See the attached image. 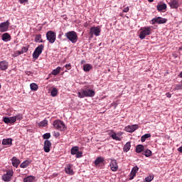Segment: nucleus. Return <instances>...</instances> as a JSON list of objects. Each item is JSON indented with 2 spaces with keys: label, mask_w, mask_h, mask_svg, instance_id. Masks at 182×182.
I'll list each match as a JSON object with an SVG mask.
<instances>
[{
  "label": "nucleus",
  "mask_w": 182,
  "mask_h": 182,
  "mask_svg": "<svg viewBox=\"0 0 182 182\" xmlns=\"http://www.w3.org/2000/svg\"><path fill=\"white\" fill-rule=\"evenodd\" d=\"M29 48L28 47H22L21 51V53H26V52H28Z\"/></svg>",
  "instance_id": "nucleus-39"
},
{
  "label": "nucleus",
  "mask_w": 182,
  "mask_h": 182,
  "mask_svg": "<svg viewBox=\"0 0 182 182\" xmlns=\"http://www.w3.org/2000/svg\"><path fill=\"white\" fill-rule=\"evenodd\" d=\"M12 164L14 167L18 168V166L21 164V161L18 159L16 157L14 156L11 159Z\"/></svg>",
  "instance_id": "nucleus-20"
},
{
  "label": "nucleus",
  "mask_w": 182,
  "mask_h": 182,
  "mask_svg": "<svg viewBox=\"0 0 182 182\" xmlns=\"http://www.w3.org/2000/svg\"><path fill=\"white\" fill-rule=\"evenodd\" d=\"M78 97L80 99H83L85 97H95L96 92L95 90L89 89V87L81 89L80 92H77Z\"/></svg>",
  "instance_id": "nucleus-1"
},
{
  "label": "nucleus",
  "mask_w": 182,
  "mask_h": 182,
  "mask_svg": "<svg viewBox=\"0 0 182 182\" xmlns=\"http://www.w3.org/2000/svg\"><path fill=\"white\" fill-rule=\"evenodd\" d=\"M46 38L50 43H55V41H56V33L52 31H48L46 33Z\"/></svg>",
  "instance_id": "nucleus-5"
},
{
  "label": "nucleus",
  "mask_w": 182,
  "mask_h": 182,
  "mask_svg": "<svg viewBox=\"0 0 182 182\" xmlns=\"http://www.w3.org/2000/svg\"><path fill=\"white\" fill-rule=\"evenodd\" d=\"M137 171H139V166H136L132 168L130 175H129V180H133L134 177H136V174H137Z\"/></svg>",
  "instance_id": "nucleus-13"
},
{
  "label": "nucleus",
  "mask_w": 182,
  "mask_h": 182,
  "mask_svg": "<svg viewBox=\"0 0 182 182\" xmlns=\"http://www.w3.org/2000/svg\"><path fill=\"white\" fill-rule=\"evenodd\" d=\"M37 124L38 127H45L46 126V119L39 123H37Z\"/></svg>",
  "instance_id": "nucleus-37"
},
{
  "label": "nucleus",
  "mask_w": 182,
  "mask_h": 182,
  "mask_svg": "<svg viewBox=\"0 0 182 182\" xmlns=\"http://www.w3.org/2000/svg\"><path fill=\"white\" fill-rule=\"evenodd\" d=\"M149 2H153L154 0H148Z\"/></svg>",
  "instance_id": "nucleus-55"
},
{
  "label": "nucleus",
  "mask_w": 182,
  "mask_h": 182,
  "mask_svg": "<svg viewBox=\"0 0 182 182\" xmlns=\"http://www.w3.org/2000/svg\"><path fill=\"white\" fill-rule=\"evenodd\" d=\"M93 68V66L92 65L87 63L83 65V70L84 72H90L91 69Z\"/></svg>",
  "instance_id": "nucleus-24"
},
{
  "label": "nucleus",
  "mask_w": 182,
  "mask_h": 182,
  "mask_svg": "<svg viewBox=\"0 0 182 182\" xmlns=\"http://www.w3.org/2000/svg\"><path fill=\"white\" fill-rule=\"evenodd\" d=\"M151 22H152L151 23L152 25H155V23H159V25H161L167 22V18H164L161 17H156L152 18Z\"/></svg>",
  "instance_id": "nucleus-8"
},
{
  "label": "nucleus",
  "mask_w": 182,
  "mask_h": 182,
  "mask_svg": "<svg viewBox=\"0 0 182 182\" xmlns=\"http://www.w3.org/2000/svg\"><path fill=\"white\" fill-rule=\"evenodd\" d=\"M9 66V63L6 60H3L0 62V69L1 70H6Z\"/></svg>",
  "instance_id": "nucleus-16"
},
{
  "label": "nucleus",
  "mask_w": 182,
  "mask_h": 182,
  "mask_svg": "<svg viewBox=\"0 0 182 182\" xmlns=\"http://www.w3.org/2000/svg\"><path fill=\"white\" fill-rule=\"evenodd\" d=\"M43 149H44V151L46 152V140L44 141V147H43Z\"/></svg>",
  "instance_id": "nucleus-49"
},
{
  "label": "nucleus",
  "mask_w": 182,
  "mask_h": 182,
  "mask_svg": "<svg viewBox=\"0 0 182 182\" xmlns=\"http://www.w3.org/2000/svg\"><path fill=\"white\" fill-rule=\"evenodd\" d=\"M180 77H182V71L181 72V73L179 74Z\"/></svg>",
  "instance_id": "nucleus-54"
},
{
  "label": "nucleus",
  "mask_w": 182,
  "mask_h": 182,
  "mask_svg": "<svg viewBox=\"0 0 182 182\" xmlns=\"http://www.w3.org/2000/svg\"><path fill=\"white\" fill-rule=\"evenodd\" d=\"M53 126L55 129L59 130V132H65V130H66V125H65L63 121H61L60 119L55 120L53 122Z\"/></svg>",
  "instance_id": "nucleus-4"
},
{
  "label": "nucleus",
  "mask_w": 182,
  "mask_h": 182,
  "mask_svg": "<svg viewBox=\"0 0 182 182\" xmlns=\"http://www.w3.org/2000/svg\"><path fill=\"white\" fill-rule=\"evenodd\" d=\"M2 87V85H1V84H0V89Z\"/></svg>",
  "instance_id": "nucleus-56"
},
{
  "label": "nucleus",
  "mask_w": 182,
  "mask_h": 182,
  "mask_svg": "<svg viewBox=\"0 0 182 182\" xmlns=\"http://www.w3.org/2000/svg\"><path fill=\"white\" fill-rule=\"evenodd\" d=\"M137 129H139V125H137V124L128 125V126L125 127V130L128 133H133V132H136V130H137Z\"/></svg>",
  "instance_id": "nucleus-12"
},
{
  "label": "nucleus",
  "mask_w": 182,
  "mask_h": 182,
  "mask_svg": "<svg viewBox=\"0 0 182 182\" xmlns=\"http://www.w3.org/2000/svg\"><path fill=\"white\" fill-rule=\"evenodd\" d=\"M54 136H55V137H59V136H60V134L59 132H55V133H54Z\"/></svg>",
  "instance_id": "nucleus-47"
},
{
  "label": "nucleus",
  "mask_w": 182,
  "mask_h": 182,
  "mask_svg": "<svg viewBox=\"0 0 182 182\" xmlns=\"http://www.w3.org/2000/svg\"><path fill=\"white\" fill-rule=\"evenodd\" d=\"M52 147V143L50 141H46V153H49L50 151V148Z\"/></svg>",
  "instance_id": "nucleus-31"
},
{
  "label": "nucleus",
  "mask_w": 182,
  "mask_h": 182,
  "mask_svg": "<svg viewBox=\"0 0 182 182\" xmlns=\"http://www.w3.org/2000/svg\"><path fill=\"white\" fill-rule=\"evenodd\" d=\"M144 146L142 144H139L136 147V153H141V151H144Z\"/></svg>",
  "instance_id": "nucleus-28"
},
{
  "label": "nucleus",
  "mask_w": 182,
  "mask_h": 182,
  "mask_svg": "<svg viewBox=\"0 0 182 182\" xmlns=\"http://www.w3.org/2000/svg\"><path fill=\"white\" fill-rule=\"evenodd\" d=\"M14 117L16 119V120H22L23 119V117L21 114L16 115Z\"/></svg>",
  "instance_id": "nucleus-38"
},
{
  "label": "nucleus",
  "mask_w": 182,
  "mask_h": 182,
  "mask_svg": "<svg viewBox=\"0 0 182 182\" xmlns=\"http://www.w3.org/2000/svg\"><path fill=\"white\" fill-rule=\"evenodd\" d=\"M178 151H179L180 153H182V146H180V147L178 149Z\"/></svg>",
  "instance_id": "nucleus-51"
},
{
  "label": "nucleus",
  "mask_w": 182,
  "mask_h": 182,
  "mask_svg": "<svg viewBox=\"0 0 182 182\" xmlns=\"http://www.w3.org/2000/svg\"><path fill=\"white\" fill-rule=\"evenodd\" d=\"M123 12H125V13L129 12V7H125V8L123 9Z\"/></svg>",
  "instance_id": "nucleus-46"
},
{
  "label": "nucleus",
  "mask_w": 182,
  "mask_h": 182,
  "mask_svg": "<svg viewBox=\"0 0 182 182\" xmlns=\"http://www.w3.org/2000/svg\"><path fill=\"white\" fill-rule=\"evenodd\" d=\"M43 138L44 139H46V134H44L43 135Z\"/></svg>",
  "instance_id": "nucleus-52"
},
{
  "label": "nucleus",
  "mask_w": 182,
  "mask_h": 182,
  "mask_svg": "<svg viewBox=\"0 0 182 182\" xmlns=\"http://www.w3.org/2000/svg\"><path fill=\"white\" fill-rule=\"evenodd\" d=\"M156 8L159 12H161V11H164L167 9V4H158Z\"/></svg>",
  "instance_id": "nucleus-22"
},
{
  "label": "nucleus",
  "mask_w": 182,
  "mask_h": 182,
  "mask_svg": "<svg viewBox=\"0 0 182 182\" xmlns=\"http://www.w3.org/2000/svg\"><path fill=\"white\" fill-rule=\"evenodd\" d=\"M111 137L112 139H113V140H117V141H122V139L117 136V134L115 132H113L111 134Z\"/></svg>",
  "instance_id": "nucleus-29"
},
{
  "label": "nucleus",
  "mask_w": 182,
  "mask_h": 182,
  "mask_svg": "<svg viewBox=\"0 0 182 182\" xmlns=\"http://www.w3.org/2000/svg\"><path fill=\"white\" fill-rule=\"evenodd\" d=\"M12 176H14V171L9 170L6 171V173L3 176L2 178L4 181H11Z\"/></svg>",
  "instance_id": "nucleus-10"
},
{
  "label": "nucleus",
  "mask_w": 182,
  "mask_h": 182,
  "mask_svg": "<svg viewBox=\"0 0 182 182\" xmlns=\"http://www.w3.org/2000/svg\"><path fill=\"white\" fill-rule=\"evenodd\" d=\"M31 163H32V161H28V160L24 161L21 164L20 167L21 168H26V167H28V166H29Z\"/></svg>",
  "instance_id": "nucleus-23"
},
{
  "label": "nucleus",
  "mask_w": 182,
  "mask_h": 182,
  "mask_svg": "<svg viewBox=\"0 0 182 182\" xmlns=\"http://www.w3.org/2000/svg\"><path fill=\"white\" fill-rule=\"evenodd\" d=\"M20 4H23L25 2H28V0H19Z\"/></svg>",
  "instance_id": "nucleus-50"
},
{
  "label": "nucleus",
  "mask_w": 182,
  "mask_h": 182,
  "mask_svg": "<svg viewBox=\"0 0 182 182\" xmlns=\"http://www.w3.org/2000/svg\"><path fill=\"white\" fill-rule=\"evenodd\" d=\"M2 144L4 146H12V139H4L2 141Z\"/></svg>",
  "instance_id": "nucleus-21"
},
{
  "label": "nucleus",
  "mask_w": 182,
  "mask_h": 182,
  "mask_svg": "<svg viewBox=\"0 0 182 182\" xmlns=\"http://www.w3.org/2000/svg\"><path fill=\"white\" fill-rule=\"evenodd\" d=\"M174 89H175V90H181V89H182V87L180 85H175Z\"/></svg>",
  "instance_id": "nucleus-44"
},
{
  "label": "nucleus",
  "mask_w": 182,
  "mask_h": 182,
  "mask_svg": "<svg viewBox=\"0 0 182 182\" xmlns=\"http://www.w3.org/2000/svg\"><path fill=\"white\" fill-rule=\"evenodd\" d=\"M1 39H2V41H4V42H8V41H11V35L9 33H4L1 36Z\"/></svg>",
  "instance_id": "nucleus-18"
},
{
  "label": "nucleus",
  "mask_w": 182,
  "mask_h": 182,
  "mask_svg": "<svg viewBox=\"0 0 182 182\" xmlns=\"http://www.w3.org/2000/svg\"><path fill=\"white\" fill-rule=\"evenodd\" d=\"M73 166L71 164H67L65 168V171L67 174H70V176H73L75 172H73V169L72 168Z\"/></svg>",
  "instance_id": "nucleus-14"
},
{
  "label": "nucleus",
  "mask_w": 182,
  "mask_h": 182,
  "mask_svg": "<svg viewBox=\"0 0 182 182\" xmlns=\"http://www.w3.org/2000/svg\"><path fill=\"white\" fill-rule=\"evenodd\" d=\"M65 69H67L68 70H70V68H72V65H70V63L66 64V65H65Z\"/></svg>",
  "instance_id": "nucleus-43"
},
{
  "label": "nucleus",
  "mask_w": 182,
  "mask_h": 182,
  "mask_svg": "<svg viewBox=\"0 0 182 182\" xmlns=\"http://www.w3.org/2000/svg\"><path fill=\"white\" fill-rule=\"evenodd\" d=\"M25 73L26 75H27V76H31V75H33V73L31 71H26Z\"/></svg>",
  "instance_id": "nucleus-45"
},
{
  "label": "nucleus",
  "mask_w": 182,
  "mask_h": 182,
  "mask_svg": "<svg viewBox=\"0 0 182 182\" xmlns=\"http://www.w3.org/2000/svg\"><path fill=\"white\" fill-rule=\"evenodd\" d=\"M0 144H1V141H0Z\"/></svg>",
  "instance_id": "nucleus-57"
},
{
  "label": "nucleus",
  "mask_w": 182,
  "mask_h": 182,
  "mask_svg": "<svg viewBox=\"0 0 182 182\" xmlns=\"http://www.w3.org/2000/svg\"><path fill=\"white\" fill-rule=\"evenodd\" d=\"M43 45H40L39 46H38L33 53V58L35 59V60H36V59H38V58H39V55H41V53H42V50H43Z\"/></svg>",
  "instance_id": "nucleus-7"
},
{
  "label": "nucleus",
  "mask_w": 182,
  "mask_h": 182,
  "mask_svg": "<svg viewBox=\"0 0 182 182\" xmlns=\"http://www.w3.org/2000/svg\"><path fill=\"white\" fill-rule=\"evenodd\" d=\"M109 167L112 171H117L119 170V166L117 165V160L110 159Z\"/></svg>",
  "instance_id": "nucleus-9"
},
{
  "label": "nucleus",
  "mask_w": 182,
  "mask_h": 182,
  "mask_svg": "<svg viewBox=\"0 0 182 182\" xmlns=\"http://www.w3.org/2000/svg\"><path fill=\"white\" fill-rule=\"evenodd\" d=\"M83 154V153L82 151H79L76 154V158L79 159L80 157H82V155Z\"/></svg>",
  "instance_id": "nucleus-42"
},
{
  "label": "nucleus",
  "mask_w": 182,
  "mask_h": 182,
  "mask_svg": "<svg viewBox=\"0 0 182 182\" xmlns=\"http://www.w3.org/2000/svg\"><path fill=\"white\" fill-rule=\"evenodd\" d=\"M77 152H79V146H73L71 149V154L73 156H75V154H77Z\"/></svg>",
  "instance_id": "nucleus-30"
},
{
  "label": "nucleus",
  "mask_w": 182,
  "mask_h": 182,
  "mask_svg": "<svg viewBox=\"0 0 182 182\" xmlns=\"http://www.w3.org/2000/svg\"><path fill=\"white\" fill-rule=\"evenodd\" d=\"M100 32H102V29L100 28V26H93L91 27L90 29V33L93 36H100Z\"/></svg>",
  "instance_id": "nucleus-6"
},
{
  "label": "nucleus",
  "mask_w": 182,
  "mask_h": 182,
  "mask_svg": "<svg viewBox=\"0 0 182 182\" xmlns=\"http://www.w3.org/2000/svg\"><path fill=\"white\" fill-rule=\"evenodd\" d=\"M35 181V176H28L23 178V182H33Z\"/></svg>",
  "instance_id": "nucleus-26"
},
{
  "label": "nucleus",
  "mask_w": 182,
  "mask_h": 182,
  "mask_svg": "<svg viewBox=\"0 0 182 182\" xmlns=\"http://www.w3.org/2000/svg\"><path fill=\"white\" fill-rule=\"evenodd\" d=\"M131 147H132V144H130V142H127L123 147V151H124V153H127V151L130 150Z\"/></svg>",
  "instance_id": "nucleus-25"
},
{
  "label": "nucleus",
  "mask_w": 182,
  "mask_h": 182,
  "mask_svg": "<svg viewBox=\"0 0 182 182\" xmlns=\"http://www.w3.org/2000/svg\"><path fill=\"white\" fill-rule=\"evenodd\" d=\"M103 161H105V159H103V157L100 156L95 159V166H99V164H102Z\"/></svg>",
  "instance_id": "nucleus-27"
},
{
  "label": "nucleus",
  "mask_w": 182,
  "mask_h": 182,
  "mask_svg": "<svg viewBox=\"0 0 182 182\" xmlns=\"http://www.w3.org/2000/svg\"><path fill=\"white\" fill-rule=\"evenodd\" d=\"M153 178H154V176H149L146 178H145V181L146 182H150V181H151L153 180Z\"/></svg>",
  "instance_id": "nucleus-40"
},
{
  "label": "nucleus",
  "mask_w": 182,
  "mask_h": 182,
  "mask_svg": "<svg viewBox=\"0 0 182 182\" xmlns=\"http://www.w3.org/2000/svg\"><path fill=\"white\" fill-rule=\"evenodd\" d=\"M19 55H23L22 53V51L21 50L16 51V53H14V57L16 58V56H19Z\"/></svg>",
  "instance_id": "nucleus-41"
},
{
  "label": "nucleus",
  "mask_w": 182,
  "mask_h": 182,
  "mask_svg": "<svg viewBox=\"0 0 182 182\" xmlns=\"http://www.w3.org/2000/svg\"><path fill=\"white\" fill-rule=\"evenodd\" d=\"M61 70H62V68L57 67L55 69L52 70V72L49 75V76H50V75H53V76H58V75H59V73H60Z\"/></svg>",
  "instance_id": "nucleus-19"
},
{
  "label": "nucleus",
  "mask_w": 182,
  "mask_h": 182,
  "mask_svg": "<svg viewBox=\"0 0 182 182\" xmlns=\"http://www.w3.org/2000/svg\"><path fill=\"white\" fill-rule=\"evenodd\" d=\"M35 42H37L38 43H41V42H42V36H41V34L36 36Z\"/></svg>",
  "instance_id": "nucleus-33"
},
{
  "label": "nucleus",
  "mask_w": 182,
  "mask_h": 182,
  "mask_svg": "<svg viewBox=\"0 0 182 182\" xmlns=\"http://www.w3.org/2000/svg\"><path fill=\"white\" fill-rule=\"evenodd\" d=\"M3 122H4V123H6V124H12V123H15L16 122V118L14 117H4L3 119Z\"/></svg>",
  "instance_id": "nucleus-17"
},
{
  "label": "nucleus",
  "mask_w": 182,
  "mask_h": 182,
  "mask_svg": "<svg viewBox=\"0 0 182 182\" xmlns=\"http://www.w3.org/2000/svg\"><path fill=\"white\" fill-rule=\"evenodd\" d=\"M65 36L72 43H76V42H77V33L76 31H68L65 34Z\"/></svg>",
  "instance_id": "nucleus-3"
},
{
  "label": "nucleus",
  "mask_w": 182,
  "mask_h": 182,
  "mask_svg": "<svg viewBox=\"0 0 182 182\" xmlns=\"http://www.w3.org/2000/svg\"><path fill=\"white\" fill-rule=\"evenodd\" d=\"M167 97H171V94H168V95H167Z\"/></svg>",
  "instance_id": "nucleus-53"
},
{
  "label": "nucleus",
  "mask_w": 182,
  "mask_h": 182,
  "mask_svg": "<svg viewBox=\"0 0 182 182\" xmlns=\"http://www.w3.org/2000/svg\"><path fill=\"white\" fill-rule=\"evenodd\" d=\"M143 154L146 157H150V156H151V151H150V149H146L143 151Z\"/></svg>",
  "instance_id": "nucleus-34"
},
{
  "label": "nucleus",
  "mask_w": 182,
  "mask_h": 182,
  "mask_svg": "<svg viewBox=\"0 0 182 182\" xmlns=\"http://www.w3.org/2000/svg\"><path fill=\"white\" fill-rule=\"evenodd\" d=\"M30 87H31V90H33V91H36V90L38 89V85H36V83H31L30 85Z\"/></svg>",
  "instance_id": "nucleus-36"
},
{
  "label": "nucleus",
  "mask_w": 182,
  "mask_h": 182,
  "mask_svg": "<svg viewBox=\"0 0 182 182\" xmlns=\"http://www.w3.org/2000/svg\"><path fill=\"white\" fill-rule=\"evenodd\" d=\"M48 139H50V133L46 134V139L48 140Z\"/></svg>",
  "instance_id": "nucleus-48"
},
{
  "label": "nucleus",
  "mask_w": 182,
  "mask_h": 182,
  "mask_svg": "<svg viewBox=\"0 0 182 182\" xmlns=\"http://www.w3.org/2000/svg\"><path fill=\"white\" fill-rule=\"evenodd\" d=\"M150 137H151V134H144V135H143L141 136V141L144 142V141H146V139H149Z\"/></svg>",
  "instance_id": "nucleus-32"
},
{
  "label": "nucleus",
  "mask_w": 182,
  "mask_h": 182,
  "mask_svg": "<svg viewBox=\"0 0 182 182\" xmlns=\"http://www.w3.org/2000/svg\"><path fill=\"white\" fill-rule=\"evenodd\" d=\"M50 95L51 96H53V97L58 96V89L53 88V90L50 92Z\"/></svg>",
  "instance_id": "nucleus-35"
},
{
  "label": "nucleus",
  "mask_w": 182,
  "mask_h": 182,
  "mask_svg": "<svg viewBox=\"0 0 182 182\" xmlns=\"http://www.w3.org/2000/svg\"><path fill=\"white\" fill-rule=\"evenodd\" d=\"M169 6L172 9H177L180 5L178 4V0H172L169 3Z\"/></svg>",
  "instance_id": "nucleus-15"
},
{
  "label": "nucleus",
  "mask_w": 182,
  "mask_h": 182,
  "mask_svg": "<svg viewBox=\"0 0 182 182\" xmlns=\"http://www.w3.org/2000/svg\"><path fill=\"white\" fill-rule=\"evenodd\" d=\"M9 29V21L0 23V32H6Z\"/></svg>",
  "instance_id": "nucleus-11"
},
{
  "label": "nucleus",
  "mask_w": 182,
  "mask_h": 182,
  "mask_svg": "<svg viewBox=\"0 0 182 182\" xmlns=\"http://www.w3.org/2000/svg\"><path fill=\"white\" fill-rule=\"evenodd\" d=\"M140 33L139 35V38L141 40L145 39L146 36H149V35L151 34L153 31V26H145L140 28Z\"/></svg>",
  "instance_id": "nucleus-2"
}]
</instances>
